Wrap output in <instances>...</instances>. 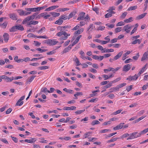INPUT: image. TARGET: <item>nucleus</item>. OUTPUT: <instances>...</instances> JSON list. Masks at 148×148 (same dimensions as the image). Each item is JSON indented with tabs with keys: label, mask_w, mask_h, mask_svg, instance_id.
<instances>
[{
	"label": "nucleus",
	"mask_w": 148,
	"mask_h": 148,
	"mask_svg": "<svg viewBox=\"0 0 148 148\" xmlns=\"http://www.w3.org/2000/svg\"><path fill=\"white\" fill-rule=\"evenodd\" d=\"M36 8H25V10L29 11L32 12H35L37 11Z\"/></svg>",
	"instance_id": "15"
},
{
	"label": "nucleus",
	"mask_w": 148,
	"mask_h": 148,
	"mask_svg": "<svg viewBox=\"0 0 148 148\" xmlns=\"http://www.w3.org/2000/svg\"><path fill=\"white\" fill-rule=\"evenodd\" d=\"M122 111V110H117V111H116V112H113L112 113V114L114 115H116V114L121 113Z\"/></svg>",
	"instance_id": "59"
},
{
	"label": "nucleus",
	"mask_w": 148,
	"mask_h": 148,
	"mask_svg": "<svg viewBox=\"0 0 148 148\" xmlns=\"http://www.w3.org/2000/svg\"><path fill=\"white\" fill-rule=\"evenodd\" d=\"M102 77H103L104 78V80H106L107 79H109L108 78V75H102Z\"/></svg>",
	"instance_id": "64"
},
{
	"label": "nucleus",
	"mask_w": 148,
	"mask_h": 148,
	"mask_svg": "<svg viewBox=\"0 0 148 148\" xmlns=\"http://www.w3.org/2000/svg\"><path fill=\"white\" fill-rule=\"evenodd\" d=\"M31 20L29 16H28L25 18L22 21V23L23 24L27 23L28 25V23H29V21Z\"/></svg>",
	"instance_id": "9"
},
{
	"label": "nucleus",
	"mask_w": 148,
	"mask_h": 148,
	"mask_svg": "<svg viewBox=\"0 0 148 148\" xmlns=\"http://www.w3.org/2000/svg\"><path fill=\"white\" fill-rule=\"evenodd\" d=\"M23 101H20L19 99L17 102V103H16V106H21L23 104Z\"/></svg>",
	"instance_id": "32"
},
{
	"label": "nucleus",
	"mask_w": 148,
	"mask_h": 148,
	"mask_svg": "<svg viewBox=\"0 0 148 148\" xmlns=\"http://www.w3.org/2000/svg\"><path fill=\"white\" fill-rule=\"evenodd\" d=\"M148 51L145 52L143 55V56L141 58V61H143L146 59H148Z\"/></svg>",
	"instance_id": "10"
},
{
	"label": "nucleus",
	"mask_w": 148,
	"mask_h": 148,
	"mask_svg": "<svg viewBox=\"0 0 148 148\" xmlns=\"http://www.w3.org/2000/svg\"><path fill=\"white\" fill-rule=\"evenodd\" d=\"M18 13L20 16H24V11L22 10H19Z\"/></svg>",
	"instance_id": "38"
},
{
	"label": "nucleus",
	"mask_w": 148,
	"mask_h": 148,
	"mask_svg": "<svg viewBox=\"0 0 148 148\" xmlns=\"http://www.w3.org/2000/svg\"><path fill=\"white\" fill-rule=\"evenodd\" d=\"M130 69V64H126L123 66V71L124 72H127Z\"/></svg>",
	"instance_id": "7"
},
{
	"label": "nucleus",
	"mask_w": 148,
	"mask_h": 148,
	"mask_svg": "<svg viewBox=\"0 0 148 148\" xmlns=\"http://www.w3.org/2000/svg\"><path fill=\"white\" fill-rule=\"evenodd\" d=\"M49 68V66H44L40 67L38 68V69L40 70H42L44 69H46Z\"/></svg>",
	"instance_id": "40"
},
{
	"label": "nucleus",
	"mask_w": 148,
	"mask_h": 148,
	"mask_svg": "<svg viewBox=\"0 0 148 148\" xmlns=\"http://www.w3.org/2000/svg\"><path fill=\"white\" fill-rule=\"evenodd\" d=\"M130 51H128L124 54L123 55V57L122 58V60H124L126 58V56L130 53Z\"/></svg>",
	"instance_id": "24"
},
{
	"label": "nucleus",
	"mask_w": 148,
	"mask_h": 148,
	"mask_svg": "<svg viewBox=\"0 0 148 148\" xmlns=\"http://www.w3.org/2000/svg\"><path fill=\"white\" fill-rule=\"evenodd\" d=\"M63 20L61 18H60L59 19L56 21L55 22V24H58L59 25H61L63 22Z\"/></svg>",
	"instance_id": "21"
},
{
	"label": "nucleus",
	"mask_w": 148,
	"mask_h": 148,
	"mask_svg": "<svg viewBox=\"0 0 148 148\" xmlns=\"http://www.w3.org/2000/svg\"><path fill=\"white\" fill-rule=\"evenodd\" d=\"M14 79V77H7L6 79V81L7 82H11Z\"/></svg>",
	"instance_id": "35"
},
{
	"label": "nucleus",
	"mask_w": 148,
	"mask_h": 148,
	"mask_svg": "<svg viewBox=\"0 0 148 148\" xmlns=\"http://www.w3.org/2000/svg\"><path fill=\"white\" fill-rule=\"evenodd\" d=\"M124 124V123H121L117 125V127L118 128V129H121L123 127V125Z\"/></svg>",
	"instance_id": "53"
},
{
	"label": "nucleus",
	"mask_w": 148,
	"mask_h": 148,
	"mask_svg": "<svg viewBox=\"0 0 148 148\" xmlns=\"http://www.w3.org/2000/svg\"><path fill=\"white\" fill-rule=\"evenodd\" d=\"M56 51H55L53 50L47 53V55H51L53 54H55L56 53Z\"/></svg>",
	"instance_id": "55"
},
{
	"label": "nucleus",
	"mask_w": 148,
	"mask_h": 148,
	"mask_svg": "<svg viewBox=\"0 0 148 148\" xmlns=\"http://www.w3.org/2000/svg\"><path fill=\"white\" fill-rule=\"evenodd\" d=\"M127 14V12H124V13H123L122 14L121 16V18H124L126 16Z\"/></svg>",
	"instance_id": "52"
},
{
	"label": "nucleus",
	"mask_w": 148,
	"mask_h": 148,
	"mask_svg": "<svg viewBox=\"0 0 148 148\" xmlns=\"http://www.w3.org/2000/svg\"><path fill=\"white\" fill-rule=\"evenodd\" d=\"M84 31V28H81L75 32V34H79L82 33Z\"/></svg>",
	"instance_id": "23"
},
{
	"label": "nucleus",
	"mask_w": 148,
	"mask_h": 148,
	"mask_svg": "<svg viewBox=\"0 0 148 148\" xmlns=\"http://www.w3.org/2000/svg\"><path fill=\"white\" fill-rule=\"evenodd\" d=\"M49 90H47V89L46 88H42L41 89V92H48Z\"/></svg>",
	"instance_id": "50"
},
{
	"label": "nucleus",
	"mask_w": 148,
	"mask_h": 148,
	"mask_svg": "<svg viewBox=\"0 0 148 148\" xmlns=\"http://www.w3.org/2000/svg\"><path fill=\"white\" fill-rule=\"evenodd\" d=\"M138 134L137 132H134L132 133L129 136V137H128L127 138V140H130V139H134V138H137V135L136 134Z\"/></svg>",
	"instance_id": "4"
},
{
	"label": "nucleus",
	"mask_w": 148,
	"mask_h": 148,
	"mask_svg": "<svg viewBox=\"0 0 148 148\" xmlns=\"http://www.w3.org/2000/svg\"><path fill=\"white\" fill-rule=\"evenodd\" d=\"M126 85V83H123L121 84H120L119 85H117L118 86V87L119 88H121L123 86H125Z\"/></svg>",
	"instance_id": "54"
},
{
	"label": "nucleus",
	"mask_w": 148,
	"mask_h": 148,
	"mask_svg": "<svg viewBox=\"0 0 148 148\" xmlns=\"http://www.w3.org/2000/svg\"><path fill=\"white\" fill-rule=\"evenodd\" d=\"M9 16L10 18L12 20H16L17 19V15L14 13L10 14Z\"/></svg>",
	"instance_id": "5"
},
{
	"label": "nucleus",
	"mask_w": 148,
	"mask_h": 148,
	"mask_svg": "<svg viewBox=\"0 0 148 148\" xmlns=\"http://www.w3.org/2000/svg\"><path fill=\"white\" fill-rule=\"evenodd\" d=\"M74 61L76 62L77 64V66H78L81 64L80 63L78 59L76 57L74 60Z\"/></svg>",
	"instance_id": "45"
},
{
	"label": "nucleus",
	"mask_w": 148,
	"mask_h": 148,
	"mask_svg": "<svg viewBox=\"0 0 148 148\" xmlns=\"http://www.w3.org/2000/svg\"><path fill=\"white\" fill-rule=\"evenodd\" d=\"M36 50L38 51H40L42 53L43 52H44L46 51H48L47 49H40V48H37L36 49Z\"/></svg>",
	"instance_id": "49"
},
{
	"label": "nucleus",
	"mask_w": 148,
	"mask_h": 148,
	"mask_svg": "<svg viewBox=\"0 0 148 148\" xmlns=\"http://www.w3.org/2000/svg\"><path fill=\"white\" fill-rule=\"evenodd\" d=\"M63 35V36H62L61 37V38L62 40H65L67 39L68 38V36H69L70 35V34H67L66 32H65V34H64Z\"/></svg>",
	"instance_id": "14"
},
{
	"label": "nucleus",
	"mask_w": 148,
	"mask_h": 148,
	"mask_svg": "<svg viewBox=\"0 0 148 148\" xmlns=\"http://www.w3.org/2000/svg\"><path fill=\"white\" fill-rule=\"evenodd\" d=\"M38 23V22L37 21H29V23H28V25H35L37 24Z\"/></svg>",
	"instance_id": "20"
},
{
	"label": "nucleus",
	"mask_w": 148,
	"mask_h": 148,
	"mask_svg": "<svg viewBox=\"0 0 148 148\" xmlns=\"http://www.w3.org/2000/svg\"><path fill=\"white\" fill-rule=\"evenodd\" d=\"M36 77V76L32 75L31 77H29L27 79V81L26 82L27 84L29 82H31Z\"/></svg>",
	"instance_id": "16"
},
{
	"label": "nucleus",
	"mask_w": 148,
	"mask_h": 148,
	"mask_svg": "<svg viewBox=\"0 0 148 148\" xmlns=\"http://www.w3.org/2000/svg\"><path fill=\"white\" fill-rule=\"evenodd\" d=\"M123 53L122 51L120 52L116 56L114 57V60H116L120 58L122 55Z\"/></svg>",
	"instance_id": "17"
},
{
	"label": "nucleus",
	"mask_w": 148,
	"mask_h": 148,
	"mask_svg": "<svg viewBox=\"0 0 148 148\" xmlns=\"http://www.w3.org/2000/svg\"><path fill=\"white\" fill-rule=\"evenodd\" d=\"M11 137L15 143H17V142L18 139L17 138L12 136H11Z\"/></svg>",
	"instance_id": "62"
},
{
	"label": "nucleus",
	"mask_w": 148,
	"mask_h": 148,
	"mask_svg": "<svg viewBox=\"0 0 148 148\" xmlns=\"http://www.w3.org/2000/svg\"><path fill=\"white\" fill-rule=\"evenodd\" d=\"M141 42V40L139 39L135 40L133 41L132 42V45H134L137 43H138V44L140 43Z\"/></svg>",
	"instance_id": "25"
},
{
	"label": "nucleus",
	"mask_w": 148,
	"mask_h": 148,
	"mask_svg": "<svg viewBox=\"0 0 148 148\" xmlns=\"http://www.w3.org/2000/svg\"><path fill=\"white\" fill-rule=\"evenodd\" d=\"M118 138H112L111 139L107 141V143H109L111 142H113L116 141L117 139H118Z\"/></svg>",
	"instance_id": "36"
},
{
	"label": "nucleus",
	"mask_w": 148,
	"mask_h": 148,
	"mask_svg": "<svg viewBox=\"0 0 148 148\" xmlns=\"http://www.w3.org/2000/svg\"><path fill=\"white\" fill-rule=\"evenodd\" d=\"M80 54L82 56L81 58L82 59H84L85 58H86V57L84 56L85 53L83 51H81L80 52Z\"/></svg>",
	"instance_id": "46"
},
{
	"label": "nucleus",
	"mask_w": 148,
	"mask_h": 148,
	"mask_svg": "<svg viewBox=\"0 0 148 148\" xmlns=\"http://www.w3.org/2000/svg\"><path fill=\"white\" fill-rule=\"evenodd\" d=\"M124 25V22L121 21L120 22H119L117 23V24H116V26H121L122 25Z\"/></svg>",
	"instance_id": "60"
},
{
	"label": "nucleus",
	"mask_w": 148,
	"mask_h": 148,
	"mask_svg": "<svg viewBox=\"0 0 148 148\" xmlns=\"http://www.w3.org/2000/svg\"><path fill=\"white\" fill-rule=\"evenodd\" d=\"M114 51V50L113 49H108L105 48H104V50H103V51H101V52L102 53H109L113 52Z\"/></svg>",
	"instance_id": "18"
},
{
	"label": "nucleus",
	"mask_w": 148,
	"mask_h": 148,
	"mask_svg": "<svg viewBox=\"0 0 148 148\" xmlns=\"http://www.w3.org/2000/svg\"><path fill=\"white\" fill-rule=\"evenodd\" d=\"M69 10V9L68 8H60L58 9V11H57L60 12V11H62L64 12L66 11H67Z\"/></svg>",
	"instance_id": "44"
},
{
	"label": "nucleus",
	"mask_w": 148,
	"mask_h": 148,
	"mask_svg": "<svg viewBox=\"0 0 148 148\" xmlns=\"http://www.w3.org/2000/svg\"><path fill=\"white\" fill-rule=\"evenodd\" d=\"M16 30L21 31H23L24 29L23 27L21 25H16Z\"/></svg>",
	"instance_id": "22"
},
{
	"label": "nucleus",
	"mask_w": 148,
	"mask_h": 148,
	"mask_svg": "<svg viewBox=\"0 0 148 148\" xmlns=\"http://www.w3.org/2000/svg\"><path fill=\"white\" fill-rule=\"evenodd\" d=\"M100 123V122L97 120H95L93 121L91 123V125H94L96 124H99Z\"/></svg>",
	"instance_id": "37"
},
{
	"label": "nucleus",
	"mask_w": 148,
	"mask_h": 148,
	"mask_svg": "<svg viewBox=\"0 0 148 148\" xmlns=\"http://www.w3.org/2000/svg\"><path fill=\"white\" fill-rule=\"evenodd\" d=\"M70 50L69 49V48L67 47H66L65 48L63 51L62 52V54H64L65 53H66L67 52H68Z\"/></svg>",
	"instance_id": "47"
},
{
	"label": "nucleus",
	"mask_w": 148,
	"mask_h": 148,
	"mask_svg": "<svg viewBox=\"0 0 148 148\" xmlns=\"http://www.w3.org/2000/svg\"><path fill=\"white\" fill-rule=\"evenodd\" d=\"M112 16V14L109 12V13H107V14L105 15V16L106 18H108L110 17H111Z\"/></svg>",
	"instance_id": "48"
},
{
	"label": "nucleus",
	"mask_w": 148,
	"mask_h": 148,
	"mask_svg": "<svg viewBox=\"0 0 148 148\" xmlns=\"http://www.w3.org/2000/svg\"><path fill=\"white\" fill-rule=\"evenodd\" d=\"M76 107L74 106H71V107H64L63 108L64 110H75L76 109Z\"/></svg>",
	"instance_id": "11"
},
{
	"label": "nucleus",
	"mask_w": 148,
	"mask_h": 148,
	"mask_svg": "<svg viewBox=\"0 0 148 148\" xmlns=\"http://www.w3.org/2000/svg\"><path fill=\"white\" fill-rule=\"evenodd\" d=\"M0 140L6 144L8 143V141L5 138H0Z\"/></svg>",
	"instance_id": "51"
},
{
	"label": "nucleus",
	"mask_w": 148,
	"mask_h": 148,
	"mask_svg": "<svg viewBox=\"0 0 148 148\" xmlns=\"http://www.w3.org/2000/svg\"><path fill=\"white\" fill-rule=\"evenodd\" d=\"M60 18L63 20H65L68 19V17L67 16H65L64 15H62L61 16Z\"/></svg>",
	"instance_id": "57"
},
{
	"label": "nucleus",
	"mask_w": 148,
	"mask_h": 148,
	"mask_svg": "<svg viewBox=\"0 0 148 148\" xmlns=\"http://www.w3.org/2000/svg\"><path fill=\"white\" fill-rule=\"evenodd\" d=\"M58 42V41H55L54 39H48L46 40L45 43L50 45H54Z\"/></svg>",
	"instance_id": "1"
},
{
	"label": "nucleus",
	"mask_w": 148,
	"mask_h": 148,
	"mask_svg": "<svg viewBox=\"0 0 148 148\" xmlns=\"http://www.w3.org/2000/svg\"><path fill=\"white\" fill-rule=\"evenodd\" d=\"M65 34V32L61 31L58 33L57 34V36H60L63 34Z\"/></svg>",
	"instance_id": "41"
},
{
	"label": "nucleus",
	"mask_w": 148,
	"mask_h": 148,
	"mask_svg": "<svg viewBox=\"0 0 148 148\" xmlns=\"http://www.w3.org/2000/svg\"><path fill=\"white\" fill-rule=\"evenodd\" d=\"M121 27H118L116 28L115 29V31L116 33L118 32L121 30Z\"/></svg>",
	"instance_id": "56"
},
{
	"label": "nucleus",
	"mask_w": 148,
	"mask_h": 148,
	"mask_svg": "<svg viewBox=\"0 0 148 148\" xmlns=\"http://www.w3.org/2000/svg\"><path fill=\"white\" fill-rule=\"evenodd\" d=\"M139 56V53H138L136 54V56H133V58L135 60H137Z\"/></svg>",
	"instance_id": "58"
},
{
	"label": "nucleus",
	"mask_w": 148,
	"mask_h": 148,
	"mask_svg": "<svg viewBox=\"0 0 148 148\" xmlns=\"http://www.w3.org/2000/svg\"><path fill=\"white\" fill-rule=\"evenodd\" d=\"M110 130L108 129H104L101 130L100 132L101 133H104L105 132H106L108 131H110Z\"/></svg>",
	"instance_id": "63"
},
{
	"label": "nucleus",
	"mask_w": 148,
	"mask_h": 148,
	"mask_svg": "<svg viewBox=\"0 0 148 148\" xmlns=\"http://www.w3.org/2000/svg\"><path fill=\"white\" fill-rule=\"evenodd\" d=\"M16 25L12 27L10 29V31L11 32H14L16 31Z\"/></svg>",
	"instance_id": "33"
},
{
	"label": "nucleus",
	"mask_w": 148,
	"mask_h": 148,
	"mask_svg": "<svg viewBox=\"0 0 148 148\" xmlns=\"http://www.w3.org/2000/svg\"><path fill=\"white\" fill-rule=\"evenodd\" d=\"M138 78V75H137L136 74H135V75L133 76H130L128 78H127V79L130 81L132 80L135 81Z\"/></svg>",
	"instance_id": "3"
},
{
	"label": "nucleus",
	"mask_w": 148,
	"mask_h": 148,
	"mask_svg": "<svg viewBox=\"0 0 148 148\" xmlns=\"http://www.w3.org/2000/svg\"><path fill=\"white\" fill-rule=\"evenodd\" d=\"M27 36L28 37H32V38H35L36 37V36L33 34L32 33H30L29 34L27 35Z\"/></svg>",
	"instance_id": "42"
},
{
	"label": "nucleus",
	"mask_w": 148,
	"mask_h": 148,
	"mask_svg": "<svg viewBox=\"0 0 148 148\" xmlns=\"http://www.w3.org/2000/svg\"><path fill=\"white\" fill-rule=\"evenodd\" d=\"M116 7L115 6H111L109 8V9L107 11L108 12H111L112 11H113V10H115Z\"/></svg>",
	"instance_id": "34"
},
{
	"label": "nucleus",
	"mask_w": 148,
	"mask_h": 148,
	"mask_svg": "<svg viewBox=\"0 0 148 148\" xmlns=\"http://www.w3.org/2000/svg\"><path fill=\"white\" fill-rule=\"evenodd\" d=\"M85 111V110H77L75 112V114H80L83 112Z\"/></svg>",
	"instance_id": "43"
},
{
	"label": "nucleus",
	"mask_w": 148,
	"mask_h": 148,
	"mask_svg": "<svg viewBox=\"0 0 148 148\" xmlns=\"http://www.w3.org/2000/svg\"><path fill=\"white\" fill-rule=\"evenodd\" d=\"M45 27H42L40 30L37 31V32L38 34H41L43 32H45Z\"/></svg>",
	"instance_id": "26"
},
{
	"label": "nucleus",
	"mask_w": 148,
	"mask_h": 148,
	"mask_svg": "<svg viewBox=\"0 0 148 148\" xmlns=\"http://www.w3.org/2000/svg\"><path fill=\"white\" fill-rule=\"evenodd\" d=\"M8 25V23L7 22H4L3 23L1 24V27L5 29Z\"/></svg>",
	"instance_id": "39"
},
{
	"label": "nucleus",
	"mask_w": 148,
	"mask_h": 148,
	"mask_svg": "<svg viewBox=\"0 0 148 148\" xmlns=\"http://www.w3.org/2000/svg\"><path fill=\"white\" fill-rule=\"evenodd\" d=\"M3 37L4 41L7 42L8 41L9 38V35L7 33H5L3 35Z\"/></svg>",
	"instance_id": "13"
},
{
	"label": "nucleus",
	"mask_w": 148,
	"mask_h": 148,
	"mask_svg": "<svg viewBox=\"0 0 148 148\" xmlns=\"http://www.w3.org/2000/svg\"><path fill=\"white\" fill-rule=\"evenodd\" d=\"M132 26L130 25H127L123 27L124 31H125L127 33H129L131 30Z\"/></svg>",
	"instance_id": "2"
},
{
	"label": "nucleus",
	"mask_w": 148,
	"mask_h": 148,
	"mask_svg": "<svg viewBox=\"0 0 148 148\" xmlns=\"http://www.w3.org/2000/svg\"><path fill=\"white\" fill-rule=\"evenodd\" d=\"M133 21V18L132 17H130L128 19H125L124 21L126 23H128Z\"/></svg>",
	"instance_id": "31"
},
{
	"label": "nucleus",
	"mask_w": 148,
	"mask_h": 148,
	"mask_svg": "<svg viewBox=\"0 0 148 148\" xmlns=\"http://www.w3.org/2000/svg\"><path fill=\"white\" fill-rule=\"evenodd\" d=\"M112 90L111 91H110V92H113L115 91H118L119 90V88L118 87V86L117 85L116 87H113L112 89Z\"/></svg>",
	"instance_id": "29"
},
{
	"label": "nucleus",
	"mask_w": 148,
	"mask_h": 148,
	"mask_svg": "<svg viewBox=\"0 0 148 148\" xmlns=\"http://www.w3.org/2000/svg\"><path fill=\"white\" fill-rule=\"evenodd\" d=\"M137 6L136 5L134 6H131L129 8H128L127 10L128 11L132 10H135L137 8Z\"/></svg>",
	"instance_id": "28"
},
{
	"label": "nucleus",
	"mask_w": 148,
	"mask_h": 148,
	"mask_svg": "<svg viewBox=\"0 0 148 148\" xmlns=\"http://www.w3.org/2000/svg\"><path fill=\"white\" fill-rule=\"evenodd\" d=\"M54 17H56L59 16L60 15V14L59 13L55 12H51L50 13Z\"/></svg>",
	"instance_id": "27"
},
{
	"label": "nucleus",
	"mask_w": 148,
	"mask_h": 148,
	"mask_svg": "<svg viewBox=\"0 0 148 148\" xmlns=\"http://www.w3.org/2000/svg\"><path fill=\"white\" fill-rule=\"evenodd\" d=\"M85 14V13L82 12L80 13L79 15V17L77 18V20H83L84 19V16Z\"/></svg>",
	"instance_id": "6"
},
{
	"label": "nucleus",
	"mask_w": 148,
	"mask_h": 148,
	"mask_svg": "<svg viewBox=\"0 0 148 148\" xmlns=\"http://www.w3.org/2000/svg\"><path fill=\"white\" fill-rule=\"evenodd\" d=\"M59 7L58 5H54L50 7L46 8L45 11H48L50 10H52L53 9H54L56 8H57Z\"/></svg>",
	"instance_id": "12"
},
{
	"label": "nucleus",
	"mask_w": 148,
	"mask_h": 148,
	"mask_svg": "<svg viewBox=\"0 0 148 148\" xmlns=\"http://www.w3.org/2000/svg\"><path fill=\"white\" fill-rule=\"evenodd\" d=\"M104 57L103 56H98L96 55H93L92 58L95 60H99L100 61L102 60L103 58Z\"/></svg>",
	"instance_id": "8"
},
{
	"label": "nucleus",
	"mask_w": 148,
	"mask_h": 148,
	"mask_svg": "<svg viewBox=\"0 0 148 148\" xmlns=\"http://www.w3.org/2000/svg\"><path fill=\"white\" fill-rule=\"evenodd\" d=\"M76 12H73L71 13L69 16V17L68 19H69L70 18L74 16L76 14Z\"/></svg>",
	"instance_id": "30"
},
{
	"label": "nucleus",
	"mask_w": 148,
	"mask_h": 148,
	"mask_svg": "<svg viewBox=\"0 0 148 148\" xmlns=\"http://www.w3.org/2000/svg\"><path fill=\"white\" fill-rule=\"evenodd\" d=\"M105 28V27L103 26H100L97 29V30H103Z\"/></svg>",
	"instance_id": "61"
},
{
	"label": "nucleus",
	"mask_w": 148,
	"mask_h": 148,
	"mask_svg": "<svg viewBox=\"0 0 148 148\" xmlns=\"http://www.w3.org/2000/svg\"><path fill=\"white\" fill-rule=\"evenodd\" d=\"M147 14L146 13H145L138 16L136 17V19L138 20L143 18Z\"/></svg>",
	"instance_id": "19"
}]
</instances>
